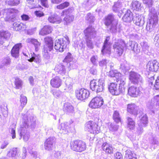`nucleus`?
I'll use <instances>...</instances> for the list:
<instances>
[{
  "mask_svg": "<svg viewBox=\"0 0 159 159\" xmlns=\"http://www.w3.org/2000/svg\"><path fill=\"white\" fill-rule=\"evenodd\" d=\"M84 129L86 131L95 135L100 133L101 131L98 122L93 120H89L85 123Z\"/></svg>",
  "mask_w": 159,
  "mask_h": 159,
  "instance_id": "1",
  "label": "nucleus"
},
{
  "mask_svg": "<svg viewBox=\"0 0 159 159\" xmlns=\"http://www.w3.org/2000/svg\"><path fill=\"white\" fill-rule=\"evenodd\" d=\"M92 29L91 27H88L84 30V33L87 39H88L89 35L92 32Z\"/></svg>",
  "mask_w": 159,
  "mask_h": 159,
  "instance_id": "43",
  "label": "nucleus"
},
{
  "mask_svg": "<svg viewBox=\"0 0 159 159\" xmlns=\"http://www.w3.org/2000/svg\"><path fill=\"white\" fill-rule=\"evenodd\" d=\"M73 60V58L70 52H68L67 55L63 60V62L66 63H69L71 61Z\"/></svg>",
  "mask_w": 159,
  "mask_h": 159,
  "instance_id": "41",
  "label": "nucleus"
},
{
  "mask_svg": "<svg viewBox=\"0 0 159 159\" xmlns=\"http://www.w3.org/2000/svg\"><path fill=\"white\" fill-rule=\"evenodd\" d=\"M70 42L69 39L67 37L56 39L55 42L54 48L57 52H63Z\"/></svg>",
  "mask_w": 159,
  "mask_h": 159,
  "instance_id": "3",
  "label": "nucleus"
},
{
  "mask_svg": "<svg viewBox=\"0 0 159 159\" xmlns=\"http://www.w3.org/2000/svg\"><path fill=\"white\" fill-rule=\"evenodd\" d=\"M141 76L134 71L130 72L129 79L130 82L134 84H138L140 81Z\"/></svg>",
  "mask_w": 159,
  "mask_h": 159,
  "instance_id": "15",
  "label": "nucleus"
},
{
  "mask_svg": "<svg viewBox=\"0 0 159 159\" xmlns=\"http://www.w3.org/2000/svg\"><path fill=\"white\" fill-rule=\"evenodd\" d=\"M90 61L93 64L95 65L97 61V58L95 56H93L90 58Z\"/></svg>",
  "mask_w": 159,
  "mask_h": 159,
  "instance_id": "55",
  "label": "nucleus"
},
{
  "mask_svg": "<svg viewBox=\"0 0 159 159\" xmlns=\"http://www.w3.org/2000/svg\"><path fill=\"white\" fill-rule=\"evenodd\" d=\"M28 43L34 45L36 51L38 50L39 48L41 45V43L37 39L33 38L29 39Z\"/></svg>",
  "mask_w": 159,
  "mask_h": 159,
  "instance_id": "30",
  "label": "nucleus"
},
{
  "mask_svg": "<svg viewBox=\"0 0 159 159\" xmlns=\"http://www.w3.org/2000/svg\"><path fill=\"white\" fill-rule=\"evenodd\" d=\"M112 118L114 121L117 123L121 122V119L118 111H114L113 114Z\"/></svg>",
  "mask_w": 159,
  "mask_h": 159,
  "instance_id": "33",
  "label": "nucleus"
},
{
  "mask_svg": "<svg viewBox=\"0 0 159 159\" xmlns=\"http://www.w3.org/2000/svg\"><path fill=\"white\" fill-rule=\"evenodd\" d=\"M12 28L14 31L22 32L26 30L27 26L23 23L17 21L13 23Z\"/></svg>",
  "mask_w": 159,
  "mask_h": 159,
  "instance_id": "12",
  "label": "nucleus"
},
{
  "mask_svg": "<svg viewBox=\"0 0 159 159\" xmlns=\"http://www.w3.org/2000/svg\"><path fill=\"white\" fill-rule=\"evenodd\" d=\"M11 4L12 6H15V5H17V3H15V2H12V3Z\"/></svg>",
  "mask_w": 159,
  "mask_h": 159,
  "instance_id": "62",
  "label": "nucleus"
},
{
  "mask_svg": "<svg viewBox=\"0 0 159 159\" xmlns=\"http://www.w3.org/2000/svg\"><path fill=\"white\" fill-rule=\"evenodd\" d=\"M127 127L130 129L132 130L135 127V123L133 119L130 117L127 118Z\"/></svg>",
  "mask_w": 159,
  "mask_h": 159,
  "instance_id": "32",
  "label": "nucleus"
},
{
  "mask_svg": "<svg viewBox=\"0 0 159 159\" xmlns=\"http://www.w3.org/2000/svg\"><path fill=\"white\" fill-rule=\"evenodd\" d=\"M14 83L16 89H19L21 88L22 81L19 78L17 77L15 79Z\"/></svg>",
  "mask_w": 159,
  "mask_h": 159,
  "instance_id": "39",
  "label": "nucleus"
},
{
  "mask_svg": "<svg viewBox=\"0 0 159 159\" xmlns=\"http://www.w3.org/2000/svg\"><path fill=\"white\" fill-rule=\"evenodd\" d=\"M52 28L48 25H45L41 29L39 32V34L42 36H45L52 33Z\"/></svg>",
  "mask_w": 159,
  "mask_h": 159,
  "instance_id": "24",
  "label": "nucleus"
},
{
  "mask_svg": "<svg viewBox=\"0 0 159 159\" xmlns=\"http://www.w3.org/2000/svg\"><path fill=\"white\" fill-rule=\"evenodd\" d=\"M125 159H137L136 154L130 150L125 151Z\"/></svg>",
  "mask_w": 159,
  "mask_h": 159,
  "instance_id": "27",
  "label": "nucleus"
},
{
  "mask_svg": "<svg viewBox=\"0 0 159 159\" xmlns=\"http://www.w3.org/2000/svg\"><path fill=\"white\" fill-rule=\"evenodd\" d=\"M6 10V16L5 18L6 21L11 20L16 18L17 10L12 8L7 9Z\"/></svg>",
  "mask_w": 159,
  "mask_h": 159,
  "instance_id": "17",
  "label": "nucleus"
},
{
  "mask_svg": "<svg viewBox=\"0 0 159 159\" xmlns=\"http://www.w3.org/2000/svg\"><path fill=\"white\" fill-rule=\"evenodd\" d=\"M11 34L7 30H0V46L3 43V39H7L9 38Z\"/></svg>",
  "mask_w": 159,
  "mask_h": 159,
  "instance_id": "25",
  "label": "nucleus"
},
{
  "mask_svg": "<svg viewBox=\"0 0 159 159\" xmlns=\"http://www.w3.org/2000/svg\"><path fill=\"white\" fill-rule=\"evenodd\" d=\"M11 134H12V138L14 139L16 138V131L15 128H12L11 129Z\"/></svg>",
  "mask_w": 159,
  "mask_h": 159,
  "instance_id": "57",
  "label": "nucleus"
},
{
  "mask_svg": "<svg viewBox=\"0 0 159 159\" xmlns=\"http://www.w3.org/2000/svg\"><path fill=\"white\" fill-rule=\"evenodd\" d=\"M21 19L23 21H27L30 19L29 16L25 14H23L21 16Z\"/></svg>",
  "mask_w": 159,
  "mask_h": 159,
  "instance_id": "53",
  "label": "nucleus"
},
{
  "mask_svg": "<svg viewBox=\"0 0 159 159\" xmlns=\"http://www.w3.org/2000/svg\"><path fill=\"white\" fill-rule=\"evenodd\" d=\"M110 39V36H108L106 37V39L104 41L103 45L102 46V52L104 53L108 51L110 52V48L109 49H107V47L108 45L109 41Z\"/></svg>",
  "mask_w": 159,
  "mask_h": 159,
  "instance_id": "28",
  "label": "nucleus"
},
{
  "mask_svg": "<svg viewBox=\"0 0 159 159\" xmlns=\"http://www.w3.org/2000/svg\"><path fill=\"white\" fill-rule=\"evenodd\" d=\"M52 94L54 96H57V97H58L59 95L58 94V93H57V92H56V91H53Z\"/></svg>",
  "mask_w": 159,
  "mask_h": 159,
  "instance_id": "61",
  "label": "nucleus"
},
{
  "mask_svg": "<svg viewBox=\"0 0 159 159\" xmlns=\"http://www.w3.org/2000/svg\"><path fill=\"white\" fill-rule=\"evenodd\" d=\"M104 85V81L103 80H93L90 82V87L93 91H95L97 92H99L103 91Z\"/></svg>",
  "mask_w": 159,
  "mask_h": 159,
  "instance_id": "5",
  "label": "nucleus"
},
{
  "mask_svg": "<svg viewBox=\"0 0 159 159\" xmlns=\"http://www.w3.org/2000/svg\"><path fill=\"white\" fill-rule=\"evenodd\" d=\"M115 159H123V156L121 153L117 152L115 155Z\"/></svg>",
  "mask_w": 159,
  "mask_h": 159,
  "instance_id": "51",
  "label": "nucleus"
},
{
  "mask_svg": "<svg viewBox=\"0 0 159 159\" xmlns=\"http://www.w3.org/2000/svg\"><path fill=\"white\" fill-rule=\"evenodd\" d=\"M135 24L136 25H137L138 26L140 25V23L139 22H136Z\"/></svg>",
  "mask_w": 159,
  "mask_h": 159,
  "instance_id": "63",
  "label": "nucleus"
},
{
  "mask_svg": "<svg viewBox=\"0 0 159 159\" xmlns=\"http://www.w3.org/2000/svg\"><path fill=\"white\" fill-rule=\"evenodd\" d=\"M26 2L28 7L31 9L41 7L39 0H26Z\"/></svg>",
  "mask_w": 159,
  "mask_h": 159,
  "instance_id": "26",
  "label": "nucleus"
},
{
  "mask_svg": "<svg viewBox=\"0 0 159 159\" xmlns=\"http://www.w3.org/2000/svg\"><path fill=\"white\" fill-rule=\"evenodd\" d=\"M0 107L2 115L4 116H7L8 113L7 106L5 104H2L1 105Z\"/></svg>",
  "mask_w": 159,
  "mask_h": 159,
  "instance_id": "38",
  "label": "nucleus"
},
{
  "mask_svg": "<svg viewBox=\"0 0 159 159\" xmlns=\"http://www.w3.org/2000/svg\"><path fill=\"white\" fill-rule=\"evenodd\" d=\"M127 111L131 115L136 116L138 114V107L135 104L131 103L129 104L127 106Z\"/></svg>",
  "mask_w": 159,
  "mask_h": 159,
  "instance_id": "20",
  "label": "nucleus"
},
{
  "mask_svg": "<svg viewBox=\"0 0 159 159\" xmlns=\"http://www.w3.org/2000/svg\"><path fill=\"white\" fill-rule=\"evenodd\" d=\"M62 0H52V2L54 3L57 4L61 2Z\"/></svg>",
  "mask_w": 159,
  "mask_h": 159,
  "instance_id": "58",
  "label": "nucleus"
},
{
  "mask_svg": "<svg viewBox=\"0 0 159 159\" xmlns=\"http://www.w3.org/2000/svg\"><path fill=\"white\" fill-rule=\"evenodd\" d=\"M42 5L46 8H48L49 5L47 0H39Z\"/></svg>",
  "mask_w": 159,
  "mask_h": 159,
  "instance_id": "49",
  "label": "nucleus"
},
{
  "mask_svg": "<svg viewBox=\"0 0 159 159\" xmlns=\"http://www.w3.org/2000/svg\"><path fill=\"white\" fill-rule=\"evenodd\" d=\"M154 65V72H159V62L155 60Z\"/></svg>",
  "mask_w": 159,
  "mask_h": 159,
  "instance_id": "48",
  "label": "nucleus"
},
{
  "mask_svg": "<svg viewBox=\"0 0 159 159\" xmlns=\"http://www.w3.org/2000/svg\"><path fill=\"white\" fill-rule=\"evenodd\" d=\"M127 44L125 41L122 39H118L113 45V48L116 50L117 55L121 56L124 52V48L126 47Z\"/></svg>",
  "mask_w": 159,
  "mask_h": 159,
  "instance_id": "4",
  "label": "nucleus"
},
{
  "mask_svg": "<svg viewBox=\"0 0 159 159\" xmlns=\"http://www.w3.org/2000/svg\"><path fill=\"white\" fill-rule=\"evenodd\" d=\"M63 110L66 112L72 113L74 111V108L73 106L71 105H68L66 106H64Z\"/></svg>",
  "mask_w": 159,
  "mask_h": 159,
  "instance_id": "42",
  "label": "nucleus"
},
{
  "mask_svg": "<svg viewBox=\"0 0 159 159\" xmlns=\"http://www.w3.org/2000/svg\"><path fill=\"white\" fill-rule=\"evenodd\" d=\"M50 84L52 87L58 88L62 85V80L59 76H56L51 79Z\"/></svg>",
  "mask_w": 159,
  "mask_h": 159,
  "instance_id": "19",
  "label": "nucleus"
},
{
  "mask_svg": "<svg viewBox=\"0 0 159 159\" xmlns=\"http://www.w3.org/2000/svg\"><path fill=\"white\" fill-rule=\"evenodd\" d=\"M121 12L119 11L118 13V15L120 17L123 13V12L122 11H121Z\"/></svg>",
  "mask_w": 159,
  "mask_h": 159,
  "instance_id": "60",
  "label": "nucleus"
},
{
  "mask_svg": "<svg viewBox=\"0 0 159 159\" xmlns=\"http://www.w3.org/2000/svg\"><path fill=\"white\" fill-rule=\"evenodd\" d=\"M139 88L134 86H131L128 89V94L132 97H137L140 94Z\"/></svg>",
  "mask_w": 159,
  "mask_h": 159,
  "instance_id": "16",
  "label": "nucleus"
},
{
  "mask_svg": "<svg viewBox=\"0 0 159 159\" xmlns=\"http://www.w3.org/2000/svg\"><path fill=\"white\" fill-rule=\"evenodd\" d=\"M148 123V118L146 114L143 115L140 119L139 125L142 127H145Z\"/></svg>",
  "mask_w": 159,
  "mask_h": 159,
  "instance_id": "31",
  "label": "nucleus"
},
{
  "mask_svg": "<svg viewBox=\"0 0 159 159\" xmlns=\"http://www.w3.org/2000/svg\"><path fill=\"white\" fill-rule=\"evenodd\" d=\"M48 21L51 23H54L58 22V20L57 16L54 15H51L48 17Z\"/></svg>",
  "mask_w": 159,
  "mask_h": 159,
  "instance_id": "45",
  "label": "nucleus"
},
{
  "mask_svg": "<svg viewBox=\"0 0 159 159\" xmlns=\"http://www.w3.org/2000/svg\"><path fill=\"white\" fill-rule=\"evenodd\" d=\"M40 56L39 55H36L33 54L31 57L28 60V61L30 62L34 61L36 62H40Z\"/></svg>",
  "mask_w": 159,
  "mask_h": 159,
  "instance_id": "37",
  "label": "nucleus"
},
{
  "mask_svg": "<svg viewBox=\"0 0 159 159\" xmlns=\"http://www.w3.org/2000/svg\"><path fill=\"white\" fill-rule=\"evenodd\" d=\"M34 12L36 15L38 17H41L44 16V13L40 11H35Z\"/></svg>",
  "mask_w": 159,
  "mask_h": 159,
  "instance_id": "54",
  "label": "nucleus"
},
{
  "mask_svg": "<svg viewBox=\"0 0 159 159\" xmlns=\"http://www.w3.org/2000/svg\"><path fill=\"white\" fill-rule=\"evenodd\" d=\"M44 39L45 44L53 45V40L52 37L47 36Z\"/></svg>",
  "mask_w": 159,
  "mask_h": 159,
  "instance_id": "40",
  "label": "nucleus"
},
{
  "mask_svg": "<svg viewBox=\"0 0 159 159\" xmlns=\"http://www.w3.org/2000/svg\"><path fill=\"white\" fill-rule=\"evenodd\" d=\"M70 147L72 151L77 152H81L86 149V145L83 141L76 139L70 142Z\"/></svg>",
  "mask_w": 159,
  "mask_h": 159,
  "instance_id": "2",
  "label": "nucleus"
},
{
  "mask_svg": "<svg viewBox=\"0 0 159 159\" xmlns=\"http://www.w3.org/2000/svg\"><path fill=\"white\" fill-rule=\"evenodd\" d=\"M147 84L148 87L152 88L153 90H159V76H158L155 80L154 76L149 78Z\"/></svg>",
  "mask_w": 159,
  "mask_h": 159,
  "instance_id": "9",
  "label": "nucleus"
},
{
  "mask_svg": "<svg viewBox=\"0 0 159 159\" xmlns=\"http://www.w3.org/2000/svg\"><path fill=\"white\" fill-rule=\"evenodd\" d=\"M109 77L111 78H115L114 80H116L118 78H121V74L119 72L116 70H111L109 71L108 74Z\"/></svg>",
  "mask_w": 159,
  "mask_h": 159,
  "instance_id": "29",
  "label": "nucleus"
},
{
  "mask_svg": "<svg viewBox=\"0 0 159 159\" xmlns=\"http://www.w3.org/2000/svg\"><path fill=\"white\" fill-rule=\"evenodd\" d=\"M134 17L133 13L130 10L128 9L124 15L122 19L124 21L127 23H129L133 20Z\"/></svg>",
  "mask_w": 159,
  "mask_h": 159,
  "instance_id": "22",
  "label": "nucleus"
},
{
  "mask_svg": "<svg viewBox=\"0 0 159 159\" xmlns=\"http://www.w3.org/2000/svg\"><path fill=\"white\" fill-rule=\"evenodd\" d=\"M90 94L89 91L85 89L81 88L75 91V96L76 98L80 101H83L88 98Z\"/></svg>",
  "mask_w": 159,
  "mask_h": 159,
  "instance_id": "7",
  "label": "nucleus"
},
{
  "mask_svg": "<svg viewBox=\"0 0 159 159\" xmlns=\"http://www.w3.org/2000/svg\"><path fill=\"white\" fill-rule=\"evenodd\" d=\"M88 39L86 38V45L87 47L89 48L90 49H93V43L91 42V41L90 40H88Z\"/></svg>",
  "mask_w": 159,
  "mask_h": 159,
  "instance_id": "52",
  "label": "nucleus"
},
{
  "mask_svg": "<svg viewBox=\"0 0 159 159\" xmlns=\"http://www.w3.org/2000/svg\"><path fill=\"white\" fill-rule=\"evenodd\" d=\"M9 144L8 142L6 141H4L2 144L0 148L3 149L5 148Z\"/></svg>",
  "mask_w": 159,
  "mask_h": 159,
  "instance_id": "56",
  "label": "nucleus"
},
{
  "mask_svg": "<svg viewBox=\"0 0 159 159\" xmlns=\"http://www.w3.org/2000/svg\"><path fill=\"white\" fill-rule=\"evenodd\" d=\"M20 101V106L22 108H23L27 103V98L25 96H21Z\"/></svg>",
  "mask_w": 159,
  "mask_h": 159,
  "instance_id": "44",
  "label": "nucleus"
},
{
  "mask_svg": "<svg viewBox=\"0 0 159 159\" xmlns=\"http://www.w3.org/2000/svg\"><path fill=\"white\" fill-rule=\"evenodd\" d=\"M132 7L134 10L139 11L141 9V4L138 1L132 2Z\"/></svg>",
  "mask_w": 159,
  "mask_h": 159,
  "instance_id": "35",
  "label": "nucleus"
},
{
  "mask_svg": "<svg viewBox=\"0 0 159 159\" xmlns=\"http://www.w3.org/2000/svg\"><path fill=\"white\" fill-rule=\"evenodd\" d=\"M120 6V3L119 2H115L112 7L113 10L116 12L118 11V8Z\"/></svg>",
  "mask_w": 159,
  "mask_h": 159,
  "instance_id": "47",
  "label": "nucleus"
},
{
  "mask_svg": "<svg viewBox=\"0 0 159 159\" xmlns=\"http://www.w3.org/2000/svg\"><path fill=\"white\" fill-rule=\"evenodd\" d=\"M143 1L144 4L149 7H151L152 5V0H143Z\"/></svg>",
  "mask_w": 159,
  "mask_h": 159,
  "instance_id": "50",
  "label": "nucleus"
},
{
  "mask_svg": "<svg viewBox=\"0 0 159 159\" xmlns=\"http://www.w3.org/2000/svg\"><path fill=\"white\" fill-rule=\"evenodd\" d=\"M53 45L45 44L43 46V56L47 59L50 57V54L49 52L53 49Z\"/></svg>",
  "mask_w": 159,
  "mask_h": 159,
  "instance_id": "21",
  "label": "nucleus"
},
{
  "mask_svg": "<svg viewBox=\"0 0 159 159\" xmlns=\"http://www.w3.org/2000/svg\"><path fill=\"white\" fill-rule=\"evenodd\" d=\"M103 104V100L102 98L96 97L91 101L89 106L92 108H98L100 107Z\"/></svg>",
  "mask_w": 159,
  "mask_h": 159,
  "instance_id": "8",
  "label": "nucleus"
},
{
  "mask_svg": "<svg viewBox=\"0 0 159 159\" xmlns=\"http://www.w3.org/2000/svg\"><path fill=\"white\" fill-rule=\"evenodd\" d=\"M108 90L113 95H118L120 91L117 88V84L115 82L111 83L108 86Z\"/></svg>",
  "mask_w": 159,
  "mask_h": 159,
  "instance_id": "18",
  "label": "nucleus"
},
{
  "mask_svg": "<svg viewBox=\"0 0 159 159\" xmlns=\"http://www.w3.org/2000/svg\"><path fill=\"white\" fill-rule=\"evenodd\" d=\"M29 80L31 84L33 83L34 82V79L32 76H30L29 78Z\"/></svg>",
  "mask_w": 159,
  "mask_h": 159,
  "instance_id": "59",
  "label": "nucleus"
},
{
  "mask_svg": "<svg viewBox=\"0 0 159 159\" xmlns=\"http://www.w3.org/2000/svg\"><path fill=\"white\" fill-rule=\"evenodd\" d=\"M114 20V15L112 14H108L105 16L104 19V24L107 27L110 26L111 29L116 28L117 25H114L113 24Z\"/></svg>",
  "mask_w": 159,
  "mask_h": 159,
  "instance_id": "10",
  "label": "nucleus"
},
{
  "mask_svg": "<svg viewBox=\"0 0 159 159\" xmlns=\"http://www.w3.org/2000/svg\"><path fill=\"white\" fill-rule=\"evenodd\" d=\"M155 60H151L148 62L146 67L147 69L150 72H154V71Z\"/></svg>",
  "mask_w": 159,
  "mask_h": 159,
  "instance_id": "34",
  "label": "nucleus"
},
{
  "mask_svg": "<svg viewBox=\"0 0 159 159\" xmlns=\"http://www.w3.org/2000/svg\"><path fill=\"white\" fill-rule=\"evenodd\" d=\"M70 5V2L67 1H65L59 5L57 6V9L62 10L68 7Z\"/></svg>",
  "mask_w": 159,
  "mask_h": 159,
  "instance_id": "36",
  "label": "nucleus"
},
{
  "mask_svg": "<svg viewBox=\"0 0 159 159\" xmlns=\"http://www.w3.org/2000/svg\"><path fill=\"white\" fill-rule=\"evenodd\" d=\"M114 80L117 83H119L118 89L120 94L124 92L127 87L126 79L121 77V78H117L116 80Z\"/></svg>",
  "mask_w": 159,
  "mask_h": 159,
  "instance_id": "13",
  "label": "nucleus"
},
{
  "mask_svg": "<svg viewBox=\"0 0 159 159\" xmlns=\"http://www.w3.org/2000/svg\"><path fill=\"white\" fill-rule=\"evenodd\" d=\"M102 150L107 155H111L114 152V148L107 142L103 143L101 146Z\"/></svg>",
  "mask_w": 159,
  "mask_h": 159,
  "instance_id": "11",
  "label": "nucleus"
},
{
  "mask_svg": "<svg viewBox=\"0 0 159 159\" xmlns=\"http://www.w3.org/2000/svg\"><path fill=\"white\" fill-rule=\"evenodd\" d=\"M53 143V139L52 138L49 137L47 139L44 144L45 149L49 151L52 150L54 148Z\"/></svg>",
  "mask_w": 159,
  "mask_h": 159,
  "instance_id": "23",
  "label": "nucleus"
},
{
  "mask_svg": "<svg viewBox=\"0 0 159 159\" xmlns=\"http://www.w3.org/2000/svg\"><path fill=\"white\" fill-rule=\"evenodd\" d=\"M72 11V9L70 8H69L63 10L61 12V16H65L63 19V20L66 25L69 24L74 20V16L70 14L71 13Z\"/></svg>",
  "mask_w": 159,
  "mask_h": 159,
  "instance_id": "6",
  "label": "nucleus"
},
{
  "mask_svg": "<svg viewBox=\"0 0 159 159\" xmlns=\"http://www.w3.org/2000/svg\"><path fill=\"white\" fill-rule=\"evenodd\" d=\"M17 153V150L16 148H13L11 149L8 152V154L10 157H15Z\"/></svg>",
  "mask_w": 159,
  "mask_h": 159,
  "instance_id": "46",
  "label": "nucleus"
},
{
  "mask_svg": "<svg viewBox=\"0 0 159 159\" xmlns=\"http://www.w3.org/2000/svg\"><path fill=\"white\" fill-rule=\"evenodd\" d=\"M0 159H6V158L4 157H2L1 158H0Z\"/></svg>",
  "mask_w": 159,
  "mask_h": 159,
  "instance_id": "64",
  "label": "nucleus"
},
{
  "mask_svg": "<svg viewBox=\"0 0 159 159\" xmlns=\"http://www.w3.org/2000/svg\"><path fill=\"white\" fill-rule=\"evenodd\" d=\"M22 47V45L21 43H18L15 44L11 51V56L15 58H18L19 56L20 50Z\"/></svg>",
  "mask_w": 159,
  "mask_h": 159,
  "instance_id": "14",
  "label": "nucleus"
}]
</instances>
